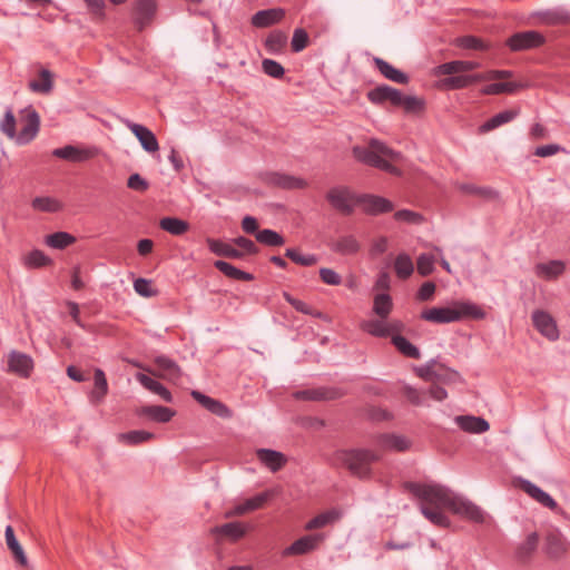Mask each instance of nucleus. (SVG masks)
I'll return each mask as SVG.
<instances>
[{"label": "nucleus", "mask_w": 570, "mask_h": 570, "mask_svg": "<svg viewBox=\"0 0 570 570\" xmlns=\"http://www.w3.org/2000/svg\"><path fill=\"white\" fill-rule=\"evenodd\" d=\"M406 489L415 498L438 505H446V509L458 515L469 519L470 521L476 523H482L484 521V512L480 507L454 494L443 485L411 482L406 484Z\"/></svg>", "instance_id": "f257e3e1"}, {"label": "nucleus", "mask_w": 570, "mask_h": 570, "mask_svg": "<svg viewBox=\"0 0 570 570\" xmlns=\"http://www.w3.org/2000/svg\"><path fill=\"white\" fill-rule=\"evenodd\" d=\"M420 317L434 324H448L464 318L482 320L485 317V312L472 302L454 301L446 306L426 308Z\"/></svg>", "instance_id": "f03ea898"}, {"label": "nucleus", "mask_w": 570, "mask_h": 570, "mask_svg": "<svg viewBox=\"0 0 570 570\" xmlns=\"http://www.w3.org/2000/svg\"><path fill=\"white\" fill-rule=\"evenodd\" d=\"M353 155L366 165L374 166L392 175H400V170L394 165L401 159V154L391 149L380 140L372 139L367 146H355Z\"/></svg>", "instance_id": "7ed1b4c3"}, {"label": "nucleus", "mask_w": 570, "mask_h": 570, "mask_svg": "<svg viewBox=\"0 0 570 570\" xmlns=\"http://www.w3.org/2000/svg\"><path fill=\"white\" fill-rule=\"evenodd\" d=\"M334 459L354 476L367 479L372 475V463L381 459V453L370 449L340 450L335 453Z\"/></svg>", "instance_id": "20e7f679"}, {"label": "nucleus", "mask_w": 570, "mask_h": 570, "mask_svg": "<svg viewBox=\"0 0 570 570\" xmlns=\"http://www.w3.org/2000/svg\"><path fill=\"white\" fill-rule=\"evenodd\" d=\"M40 129V116L31 107L21 110V129L17 132L16 142L27 145L32 141Z\"/></svg>", "instance_id": "39448f33"}, {"label": "nucleus", "mask_w": 570, "mask_h": 570, "mask_svg": "<svg viewBox=\"0 0 570 570\" xmlns=\"http://www.w3.org/2000/svg\"><path fill=\"white\" fill-rule=\"evenodd\" d=\"M326 199L331 206L344 215H351L354 207L358 204V197L347 187H333L326 194Z\"/></svg>", "instance_id": "423d86ee"}, {"label": "nucleus", "mask_w": 570, "mask_h": 570, "mask_svg": "<svg viewBox=\"0 0 570 570\" xmlns=\"http://www.w3.org/2000/svg\"><path fill=\"white\" fill-rule=\"evenodd\" d=\"M544 37L534 30L517 32L507 40V46L512 51H522L538 48L544 43Z\"/></svg>", "instance_id": "0eeeda50"}, {"label": "nucleus", "mask_w": 570, "mask_h": 570, "mask_svg": "<svg viewBox=\"0 0 570 570\" xmlns=\"http://www.w3.org/2000/svg\"><path fill=\"white\" fill-rule=\"evenodd\" d=\"M360 327L365 333L375 337H387L397 333L402 328V324L397 321L386 322V318L365 320L361 322Z\"/></svg>", "instance_id": "6e6552de"}, {"label": "nucleus", "mask_w": 570, "mask_h": 570, "mask_svg": "<svg viewBox=\"0 0 570 570\" xmlns=\"http://www.w3.org/2000/svg\"><path fill=\"white\" fill-rule=\"evenodd\" d=\"M533 326L549 341L559 338V330L554 318L546 311L537 309L532 313Z\"/></svg>", "instance_id": "1a4fd4ad"}, {"label": "nucleus", "mask_w": 570, "mask_h": 570, "mask_svg": "<svg viewBox=\"0 0 570 570\" xmlns=\"http://www.w3.org/2000/svg\"><path fill=\"white\" fill-rule=\"evenodd\" d=\"M124 124L139 140L144 150L147 153H156L159 149L158 140L149 128L130 120H124Z\"/></svg>", "instance_id": "9d476101"}, {"label": "nucleus", "mask_w": 570, "mask_h": 570, "mask_svg": "<svg viewBox=\"0 0 570 570\" xmlns=\"http://www.w3.org/2000/svg\"><path fill=\"white\" fill-rule=\"evenodd\" d=\"M517 485L541 505L550 510L558 508L556 500L531 481L520 478L517 480Z\"/></svg>", "instance_id": "9b49d317"}, {"label": "nucleus", "mask_w": 570, "mask_h": 570, "mask_svg": "<svg viewBox=\"0 0 570 570\" xmlns=\"http://www.w3.org/2000/svg\"><path fill=\"white\" fill-rule=\"evenodd\" d=\"M517 485L541 505L550 510L558 508L556 500L531 481L520 478L517 480Z\"/></svg>", "instance_id": "f8f14e48"}, {"label": "nucleus", "mask_w": 570, "mask_h": 570, "mask_svg": "<svg viewBox=\"0 0 570 570\" xmlns=\"http://www.w3.org/2000/svg\"><path fill=\"white\" fill-rule=\"evenodd\" d=\"M374 444L380 451H406L411 442L403 435L395 433L379 434L374 439Z\"/></svg>", "instance_id": "ddd939ff"}, {"label": "nucleus", "mask_w": 570, "mask_h": 570, "mask_svg": "<svg viewBox=\"0 0 570 570\" xmlns=\"http://www.w3.org/2000/svg\"><path fill=\"white\" fill-rule=\"evenodd\" d=\"M324 540V534H308L304 535L296 541H294L289 547H287L284 551V556H301L306 554L311 551H314L318 544Z\"/></svg>", "instance_id": "4468645a"}, {"label": "nucleus", "mask_w": 570, "mask_h": 570, "mask_svg": "<svg viewBox=\"0 0 570 570\" xmlns=\"http://www.w3.org/2000/svg\"><path fill=\"white\" fill-rule=\"evenodd\" d=\"M33 368V360L26 353L11 351L8 355V370L21 377H29Z\"/></svg>", "instance_id": "2eb2a0df"}, {"label": "nucleus", "mask_w": 570, "mask_h": 570, "mask_svg": "<svg viewBox=\"0 0 570 570\" xmlns=\"http://www.w3.org/2000/svg\"><path fill=\"white\" fill-rule=\"evenodd\" d=\"M135 24L138 30L145 29L153 21L156 11V0H136L135 3Z\"/></svg>", "instance_id": "dca6fc26"}, {"label": "nucleus", "mask_w": 570, "mask_h": 570, "mask_svg": "<svg viewBox=\"0 0 570 570\" xmlns=\"http://www.w3.org/2000/svg\"><path fill=\"white\" fill-rule=\"evenodd\" d=\"M358 204L362 205L363 210L370 215H379L382 213L392 212L394 205L389 199L375 195L358 196Z\"/></svg>", "instance_id": "f3484780"}, {"label": "nucleus", "mask_w": 570, "mask_h": 570, "mask_svg": "<svg viewBox=\"0 0 570 570\" xmlns=\"http://www.w3.org/2000/svg\"><path fill=\"white\" fill-rule=\"evenodd\" d=\"M569 547V542L558 531L550 532L546 538V553L553 560L563 558L568 552Z\"/></svg>", "instance_id": "a211bd4d"}, {"label": "nucleus", "mask_w": 570, "mask_h": 570, "mask_svg": "<svg viewBox=\"0 0 570 570\" xmlns=\"http://www.w3.org/2000/svg\"><path fill=\"white\" fill-rule=\"evenodd\" d=\"M402 91L390 87L387 85L377 86L367 92V99L375 105H381L386 101L391 102L396 107V102H400V96Z\"/></svg>", "instance_id": "6ab92c4d"}, {"label": "nucleus", "mask_w": 570, "mask_h": 570, "mask_svg": "<svg viewBox=\"0 0 570 570\" xmlns=\"http://www.w3.org/2000/svg\"><path fill=\"white\" fill-rule=\"evenodd\" d=\"M539 546V534L537 532L529 533L524 540L519 542L514 549V557L519 562L527 563L534 556Z\"/></svg>", "instance_id": "aec40b11"}, {"label": "nucleus", "mask_w": 570, "mask_h": 570, "mask_svg": "<svg viewBox=\"0 0 570 570\" xmlns=\"http://www.w3.org/2000/svg\"><path fill=\"white\" fill-rule=\"evenodd\" d=\"M420 500V510L422 514L433 524L448 528L450 525L449 518L442 512L446 505H438L428 501Z\"/></svg>", "instance_id": "412c9836"}, {"label": "nucleus", "mask_w": 570, "mask_h": 570, "mask_svg": "<svg viewBox=\"0 0 570 570\" xmlns=\"http://www.w3.org/2000/svg\"><path fill=\"white\" fill-rule=\"evenodd\" d=\"M342 393L337 389L331 387H315L297 391L294 393V397L297 400L305 401H327L340 397Z\"/></svg>", "instance_id": "4be33fe9"}, {"label": "nucleus", "mask_w": 570, "mask_h": 570, "mask_svg": "<svg viewBox=\"0 0 570 570\" xmlns=\"http://www.w3.org/2000/svg\"><path fill=\"white\" fill-rule=\"evenodd\" d=\"M191 396L210 413L223 419L232 417V411L220 401L212 399L199 391H193Z\"/></svg>", "instance_id": "5701e85b"}, {"label": "nucleus", "mask_w": 570, "mask_h": 570, "mask_svg": "<svg viewBox=\"0 0 570 570\" xmlns=\"http://www.w3.org/2000/svg\"><path fill=\"white\" fill-rule=\"evenodd\" d=\"M247 528L242 522H228L222 525L214 527L210 533L216 537L217 540L229 539L237 541L245 535Z\"/></svg>", "instance_id": "b1692460"}, {"label": "nucleus", "mask_w": 570, "mask_h": 570, "mask_svg": "<svg viewBox=\"0 0 570 570\" xmlns=\"http://www.w3.org/2000/svg\"><path fill=\"white\" fill-rule=\"evenodd\" d=\"M415 372L417 376L430 383L445 382L454 374L445 368L438 367L435 361H431L424 366L415 367Z\"/></svg>", "instance_id": "393cba45"}, {"label": "nucleus", "mask_w": 570, "mask_h": 570, "mask_svg": "<svg viewBox=\"0 0 570 570\" xmlns=\"http://www.w3.org/2000/svg\"><path fill=\"white\" fill-rule=\"evenodd\" d=\"M456 425L468 433L481 434L490 429L487 420L474 415H458L454 417Z\"/></svg>", "instance_id": "a878e982"}, {"label": "nucleus", "mask_w": 570, "mask_h": 570, "mask_svg": "<svg viewBox=\"0 0 570 570\" xmlns=\"http://www.w3.org/2000/svg\"><path fill=\"white\" fill-rule=\"evenodd\" d=\"M284 16L285 11L281 8L261 10L252 17V24L256 28H267L279 22Z\"/></svg>", "instance_id": "bb28decb"}, {"label": "nucleus", "mask_w": 570, "mask_h": 570, "mask_svg": "<svg viewBox=\"0 0 570 570\" xmlns=\"http://www.w3.org/2000/svg\"><path fill=\"white\" fill-rule=\"evenodd\" d=\"M258 460L268 468L272 472H277L287 462L286 456L278 451L269 449H258L256 451Z\"/></svg>", "instance_id": "cd10ccee"}, {"label": "nucleus", "mask_w": 570, "mask_h": 570, "mask_svg": "<svg viewBox=\"0 0 570 570\" xmlns=\"http://www.w3.org/2000/svg\"><path fill=\"white\" fill-rule=\"evenodd\" d=\"M52 156L68 161L80 163L91 158L94 153L88 149H81L72 145H67L65 147L53 149Z\"/></svg>", "instance_id": "c85d7f7f"}, {"label": "nucleus", "mask_w": 570, "mask_h": 570, "mask_svg": "<svg viewBox=\"0 0 570 570\" xmlns=\"http://www.w3.org/2000/svg\"><path fill=\"white\" fill-rule=\"evenodd\" d=\"M480 67L476 61L453 60L442 63L435 68V75L465 73Z\"/></svg>", "instance_id": "c756f323"}, {"label": "nucleus", "mask_w": 570, "mask_h": 570, "mask_svg": "<svg viewBox=\"0 0 570 570\" xmlns=\"http://www.w3.org/2000/svg\"><path fill=\"white\" fill-rule=\"evenodd\" d=\"M373 62L381 75L396 83L405 85L409 82V77L403 71L394 68L391 63L382 58L375 57Z\"/></svg>", "instance_id": "7c9ffc66"}, {"label": "nucleus", "mask_w": 570, "mask_h": 570, "mask_svg": "<svg viewBox=\"0 0 570 570\" xmlns=\"http://www.w3.org/2000/svg\"><path fill=\"white\" fill-rule=\"evenodd\" d=\"M566 265L562 261H550L548 263H539L535 265V274L544 279H556L563 274Z\"/></svg>", "instance_id": "2f4dec72"}, {"label": "nucleus", "mask_w": 570, "mask_h": 570, "mask_svg": "<svg viewBox=\"0 0 570 570\" xmlns=\"http://www.w3.org/2000/svg\"><path fill=\"white\" fill-rule=\"evenodd\" d=\"M444 79L443 83L449 89H462L466 88L475 82L483 81L482 73L465 75V73H453Z\"/></svg>", "instance_id": "473e14b6"}, {"label": "nucleus", "mask_w": 570, "mask_h": 570, "mask_svg": "<svg viewBox=\"0 0 570 570\" xmlns=\"http://www.w3.org/2000/svg\"><path fill=\"white\" fill-rule=\"evenodd\" d=\"M136 380L147 390L150 392L159 395L165 402H171L173 396L171 393L158 381L154 380L153 377L144 374V373H137Z\"/></svg>", "instance_id": "72a5a7b5"}, {"label": "nucleus", "mask_w": 570, "mask_h": 570, "mask_svg": "<svg viewBox=\"0 0 570 570\" xmlns=\"http://www.w3.org/2000/svg\"><path fill=\"white\" fill-rule=\"evenodd\" d=\"M139 414L147 416L150 420L158 422V423H167L173 419V416L175 415V412L166 406L148 405V406L141 407L139 411Z\"/></svg>", "instance_id": "f704fd0d"}, {"label": "nucleus", "mask_w": 570, "mask_h": 570, "mask_svg": "<svg viewBox=\"0 0 570 570\" xmlns=\"http://www.w3.org/2000/svg\"><path fill=\"white\" fill-rule=\"evenodd\" d=\"M155 365L161 372V376L169 381H176L180 376L179 366L167 356L160 355L155 358Z\"/></svg>", "instance_id": "c9c22d12"}, {"label": "nucleus", "mask_w": 570, "mask_h": 570, "mask_svg": "<svg viewBox=\"0 0 570 570\" xmlns=\"http://www.w3.org/2000/svg\"><path fill=\"white\" fill-rule=\"evenodd\" d=\"M95 387L90 393V402L94 404L100 403L108 393V383L106 375L101 368L95 370L94 375Z\"/></svg>", "instance_id": "e433bc0d"}, {"label": "nucleus", "mask_w": 570, "mask_h": 570, "mask_svg": "<svg viewBox=\"0 0 570 570\" xmlns=\"http://www.w3.org/2000/svg\"><path fill=\"white\" fill-rule=\"evenodd\" d=\"M391 341L392 344L396 347V350L404 356L413 360L421 358L420 350L415 345H413L406 337L394 333L391 337Z\"/></svg>", "instance_id": "4c0bfd02"}, {"label": "nucleus", "mask_w": 570, "mask_h": 570, "mask_svg": "<svg viewBox=\"0 0 570 570\" xmlns=\"http://www.w3.org/2000/svg\"><path fill=\"white\" fill-rule=\"evenodd\" d=\"M207 245L212 253L228 258H242L243 252L219 239L207 238Z\"/></svg>", "instance_id": "58836bf2"}, {"label": "nucleus", "mask_w": 570, "mask_h": 570, "mask_svg": "<svg viewBox=\"0 0 570 570\" xmlns=\"http://www.w3.org/2000/svg\"><path fill=\"white\" fill-rule=\"evenodd\" d=\"M32 92L48 95L53 88L52 73L48 69H41L38 80H31L28 85Z\"/></svg>", "instance_id": "ea45409f"}, {"label": "nucleus", "mask_w": 570, "mask_h": 570, "mask_svg": "<svg viewBox=\"0 0 570 570\" xmlns=\"http://www.w3.org/2000/svg\"><path fill=\"white\" fill-rule=\"evenodd\" d=\"M518 115H519L518 110L501 111V112L494 115L493 117H491L489 120H487L480 127V131H482V132L491 131L504 124L512 121Z\"/></svg>", "instance_id": "a19ab883"}, {"label": "nucleus", "mask_w": 570, "mask_h": 570, "mask_svg": "<svg viewBox=\"0 0 570 570\" xmlns=\"http://www.w3.org/2000/svg\"><path fill=\"white\" fill-rule=\"evenodd\" d=\"M4 537H6V543L9 548V550L12 552L17 562H19L22 566H26L27 557L24 554L22 547L20 546L19 541L17 540L13 528L11 525H7L6 531H4Z\"/></svg>", "instance_id": "79ce46f5"}, {"label": "nucleus", "mask_w": 570, "mask_h": 570, "mask_svg": "<svg viewBox=\"0 0 570 570\" xmlns=\"http://www.w3.org/2000/svg\"><path fill=\"white\" fill-rule=\"evenodd\" d=\"M214 266L222 272L225 276L236 281H252L254 276L247 272L240 271L234 265L225 261H216Z\"/></svg>", "instance_id": "37998d69"}, {"label": "nucleus", "mask_w": 570, "mask_h": 570, "mask_svg": "<svg viewBox=\"0 0 570 570\" xmlns=\"http://www.w3.org/2000/svg\"><path fill=\"white\" fill-rule=\"evenodd\" d=\"M332 249L342 255H353L360 250V243L352 235L340 237L332 246Z\"/></svg>", "instance_id": "c03bdc74"}, {"label": "nucleus", "mask_w": 570, "mask_h": 570, "mask_svg": "<svg viewBox=\"0 0 570 570\" xmlns=\"http://www.w3.org/2000/svg\"><path fill=\"white\" fill-rule=\"evenodd\" d=\"M539 20L549 26L564 23L570 21V16L568 12L561 9L546 10L535 13Z\"/></svg>", "instance_id": "a18cd8bd"}, {"label": "nucleus", "mask_w": 570, "mask_h": 570, "mask_svg": "<svg viewBox=\"0 0 570 570\" xmlns=\"http://www.w3.org/2000/svg\"><path fill=\"white\" fill-rule=\"evenodd\" d=\"M159 226L161 229L175 236L183 235L189 228V225L186 220L176 217L161 218L159 222Z\"/></svg>", "instance_id": "49530a36"}, {"label": "nucleus", "mask_w": 570, "mask_h": 570, "mask_svg": "<svg viewBox=\"0 0 570 570\" xmlns=\"http://www.w3.org/2000/svg\"><path fill=\"white\" fill-rule=\"evenodd\" d=\"M340 518V513L335 510H328V511H325L318 515H316L315 518L311 519L306 524H305V529L311 531V530H315V529H321V528H324L333 522H335L336 520H338Z\"/></svg>", "instance_id": "de8ad7c7"}, {"label": "nucleus", "mask_w": 570, "mask_h": 570, "mask_svg": "<svg viewBox=\"0 0 570 570\" xmlns=\"http://www.w3.org/2000/svg\"><path fill=\"white\" fill-rule=\"evenodd\" d=\"M394 271L399 278H409L414 271V265L411 257L405 253L399 254L394 262Z\"/></svg>", "instance_id": "09e8293b"}, {"label": "nucleus", "mask_w": 570, "mask_h": 570, "mask_svg": "<svg viewBox=\"0 0 570 570\" xmlns=\"http://www.w3.org/2000/svg\"><path fill=\"white\" fill-rule=\"evenodd\" d=\"M273 183L284 189H302L307 186L304 179L285 174L274 175Z\"/></svg>", "instance_id": "8fccbe9b"}, {"label": "nucleus", "mask_w": 570, "mask_h": 570, "mask_svg": "<svg viewBox=\"0 0 570 570\" xmlns=\"http://www.w3.org/2000/svg\"><path fill=\"white\" fill-rule=\"evenodd\" d=\"M393 303L389 294L381 293L375 295L373 301V312L381 318H387L392 312Z\"/></svg>", "instance_id": "3c124183"}, {"label": "nucleus", "mask_w": 570, "mask_h": 570, "mask_svg": "<svg viewBox=\"0 0 570 570\" xmlns=\"http://www.w3.org/2000/svg\"><path fill=\"white\" fill-rule=\"evenodd\" d=\"M76 242V238L66 232H57L53 234H50L46 237V245H48L51 248L56 249H63L68 247L69 245L73 244Z\"/></svg>", "instance_id": "603ef678"}, {"label": "nucleus", "mask_w": 570, "mask_h": 570, "mask_svg": "<svg viewBox=\"0 0 570 570\" xmlns=\"http://www.w3.org/2000/svg\"><path fill=\"white\" fill-rule=\"evenodd\" d=\"M51 263V258L39 249H33L23 256V264L28 268H40Z\"/></svg>", "instance_id": "864d4df0"}, {"label": "nucleus", "mask_w": 570, "mask_h": 570, "mask_svg": "<svg viewBox=\"0 0 570 570\" xmlns=\"http://www.w3.org/2000/svg\"><path fill=\"white\" fill-rule=\"evenodd\" d=\"M287 43V36L282 31H273L265 40V47L271 53H278Z\"/></svg>", "instance_id": "5fc2aeb1"}, {"label": "nucleus", "mask_w": 570, "mask_h": 570, "mask_svg": "<svg viewBox=\"0 0 570 570\" xmlns=\"http://www.w3.org/2000/svg\"><path fill=\"white\" fill-rule=\"evenodd\" d=\"M256 240L266 246H282L285 243L284 237L273 229H262L256 233Z\"/></svg>", "instance_id": "6e6d98bb"}, {"label": "nucleus", "mask_w": 570, "mask_h": 570, "mask_svg": "<svg viewBox=\"0 0 570 570\" xmlns=\"http://www.w3.org/2000/svg\"><path fill=\"white\" fill-rule=\"evenodd\" d=\"M154 434L148 431L135 430L119 435V440L129 445H137L154 439Z\"/></svg>", "instance_id": "4d7b16f0"}, {"label": "nucleus", "mask_w": 570, "mask_h": 570, "mask_svg": "<svg viewBox=\"0 0 570 570\" xmlns=\"http://www.w3.org/2000/svg\"><path fill=\"white\" fill-rule=\"evenodd\" d=\"M32 208L45 213H56L61 209V204L52 197H36L32 200Z\"/></svg>", "instance_id": "13d9d810"}, {"label": "nucleus", "mask_w": 570, "mask_h": 570, "mask_svg": "<svg viewBox=\"0 0 570 570\" xmlns=\"http://www.w3.org/2000/svg\"><path fill=\"white\" fill-rule=\"evenodd\" d=\"M402 393L407 399V401L415 406L428 405L426 392L423 390H417L411 385L405 384L402 387Z\"/></svg>", "instance_id": "bf43d9fd"}, {"label": "nucleus", "mask_w": 570, "mask_h": 570, "mask_svg": "<svg viewBox=\"0 0 570 570\" xmlns=\"http://www.w3.org/2000/svg\"><path fill=\"white\" fill-rule=\"evenodd\" d=\"M16 117L11 108H7L3 119L0 121V130L9 139H16Z\"/></svg>", "instance_id": "052dcab7"}, {"label": "nucleus", "mask_w": 570, "mask_h": 570, "mask_svg": "<svg viewBox=\"0 0 570 570\" xmlns=\"http://www.w3.org/2000/svg\"><path fill=\"white\" fill-rule=\"evenodd\" d=\"M518 88H520V85L515 82H494L483 87L481 92L483 95H499L503 92L512 94Z\"/></svg>", "instance_id": "680f3d73"}, {"label": "nucleus", "mask_w": 570, "mask_h": 570, "mask_svg": "<svg viewBox=\"0 0 570 570\" xmlns=\"http://www.w3.org/2000/svg\"><path fill=\"white\" fill-rule=\"evenodd\" d=\"M396 107H402L406 112H419L423 109L424 101L415 96L401 94L400 102H396Z\"/></svg>", "instance_id": "e2e57ef3"}, {"label": "nucleus", "mask_w": 570, "mask_h": 570, "mask_svg": "<svg viewBox=\"0 0 570 570\" xmlns=\"http://www.w3.org/2000/svg\"><path fill=\"white\" fill-rule=\"evenodd\" d=\"M285 256L288 257L294 263L302 266H312L317 263V257L313 254H302L299 250L295 248H287L285 252Z\"/></svg>", "instance_id": "0e129e2a"}, {"label": "nucleus", "mask_w": 570, "mask_h": 570, "mask_svg": "<svg viewBox=\"0 0 570 570\" xmlns=\"http://www.w3.org/2000/svg\"><path fill=\"white\" fill-rule=\"evenodd\" d=\"M272 495H273V492L267 490L265 492L258 493V494L245 500L242 504L245 508L246 513H247V512H250V511L262 508L267 502V500L269 498H272Z\"/></svg>", "instance_id": "69168bd1"}, {"label": "nucleus", "mask_w": 570, "mask_h": 570, "mask_svg": "<svg viewBox=\"0 0 570 570\" xmlns=\"http://www.w3.org/2000/svg\"><path fill=\"white\" fill-rule=\"evenodd\" d=\"M262 69L267 76L275 79L282 78L285 73L284 67L279 62L272 59H264L262 61Z\"/></svg>", "instance_id": "338daca9"}, {"label": "nucleus", "mask_w": 570, "mask_h": 570, "mask_svg": "<svg viewBox=\"0 0 570 570\" xmlns=\"http://www.w3.org/2000/svg\"><path fill=\"white\" fill-rule=\"evenodd\" d=\"M435 257L431 254H421L417 257V272L422 276L430 275L434 269Z\"/></svg>", "instance_id": "774afa93"}]
</instances>
